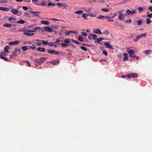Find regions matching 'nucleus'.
Returning <instances> with one entry per match:
<instances>
[{"label":"nucleus","mask_w":152,"mask_h":152,"mask_svg":"<svg viewBox=\"0 0 152 152\" xmlns=\"http://www.w3.org/2000/svg\"><path fill=\"white\" fill-rule=\"evenodd\" d=\"M59 63V61L58 60H54L50 62V63L53 64H58Z\"/></svg>","instance_id":"11"},{"label":"nucleus","mask_w":152,"mask_h":152,"mask_svg":"<svg viewBox=\"0 0 152 152\" xmlns=\"http://www.w3.org/2000/svg\"><path fill=\"white\" fill-rule=\"evenodd\" d=\"M83 13V11L82 10H79L74 12V13L77 14H81Z\"/></svg>","instance_id":"28"},{"label":"nucleus","mask_w":152,"mask_h":152,"mask_svg":"<svg viewBox=\"0 0 152 152\" xmlns=\"http://www.w3.org/2000/svg\"><path fill=\"white\" fill-rule=\"evenodd\" d=\"M11 12L14 15H16L18 13V11L15 9H13L11 10Z\"/></svg>","instance_id":"17"},{"label":"nucleus","mask_w":152,"mask_h":152,"mask_svg":"<svg viewBox=\"0 0 152 152\" xmlns=\"http://www.w3.org/2000/svg\"><path fill=\"white\" fill-rule=\"evenodd\" d=\"M88 16V14H85V13H84L82 17L85 19H87V17Z\"/></svg>","instance_id":"29"},{"label":"nucleus","mask_w":152,"mask_h":152,"mask_svg":"<svg viewBox=\"0 0 152 152\" xmlns=\"http://www.w3.org/2000/svg\"><path fill=\"white\" fill-rule=\"evenodd\" d=\"M9 48V47L7 45H6V46L4 48V51L6 53H9V51H8V48Z\"/></svg>","instance_id":"21"},{"label":"nucleus","mask_w":152,"mask_h":152,"mask_svg":"<svg viewBox=\"0 0 152 152\" xmlns=\"http://www.w3.org/2000/svg\"><path fill=\"white\" fill-rule=\"evenodd\" d=\"M131 13V11L127 9L126 12V14H125V16H126L130 14Z\"/></svg>","instance_id":"27"},{"label":"nucleus","mask_w":152,"mask_h":152,"mask_svg":"<svg viewBox=\"0 0 152 152\" xmlns=\"http://www.w3.org/2000/svg\"><path fill=\"white\" fill-rule=\"evenodd\" d=\"M64 42L65 43H69L70 42V40L69 39H66L64 40Z\"/></svg>","instance_id":"42"},{"label":"nucleus","mask_w":152,"mask_h":152,"mask_svg":"<svg viewBox=\"0 0 152 152\" xmlns=\"http://www.w3.org/2000/svg\"><path fill=\"white\" fill-rule=\"evenodd\" d=\"M93 33L98 34H102V33L101 31L99 29H97L95 30H94L93 31Z\"/></svg>","instance_id":"8"},{"label":"nucleus","mask_w":152,"mask_h":152,"mask_svg":"<svg viewBox=\"0 0 152 152\" xmlns=\"http://www.w3.org/2000/svg\"><path fill=\"white\" fill-rule=\"evenodd\" d=\"M123 55L124 56L123 59L124 60H127L128 59V57L127 53H125L123 54Z\"/></svg>","instance_id":"18"},{"label":"nucleus","mask_w":152,"mask_h":152,"mask_svg":"<svg viewBox=\"0 0 152 152\" xmlns=\"http://www.w3.org/2000/svg\"><path fill=\"white\" fill-rule=\"evenodd\" d=\"M138 10L140 12H141L143 11V8L142 7H139L138 8Z\"/></svg>","instance_id":"47"},{"label":"nucleus","mask_w":152,"mask_h":152,"mask_svg":"<svg viewBox=\"0 0 152 152\" xmlns=\"http://www.w3.org/2000/svg\"><path fill=\"white\" fill-rule=\"evenodd\" d=\"M42 43L41 42H39L37 43V45L38 46H40L42 45Z\"/></svg>","instance_id":"63"},{"label":"nucleus","mask_w":152,"mask_h":152,"mask_svg":"<svg viewBox=\"0 0 152 152\" xmlns=\"http://www.w3.org/2000/svg\"><path fill=\"white\" fill-rule=\"evenodd\" d=\"M131 21V19H129V20H125L124 21V22L125 23H129V22H130Z\"/></svg>","instance_id":"61"},{"label":"nucleus","mask_w":152,"mask_h":152,"mask_svg":"<svg viewBox=\"0 0 152 152\" xmlns=\"http://www.w3.org/2000/svg\"><path fill=\"white\" fill-rule=\"evenodd\" d=\"M26 31L28 32H35L34 31H33V30H32L31 29H27V30H22L20 31Z\"/></svg>","instance_id":"15"},{"label":"nucleus","mask_w":152,"mask_h":152,"mask_svg":"<svg viewBox=\"0 0 152 152\" xmlns=\"http://www.w3.org/2000/svg\"><path fill=\"white\" fill-rule=\"evenodd\" d=\"M19 43V41H15L14 42H11L8 43L9 45H16L18 44Z\"/></svg>","instance_id":"5"},{"label":"nucleus","mask_w":152,"mask_h":152,"mask_svg":"<svg viewBox=\"0 0 152 152\" xmlns=\"http://www.w3.org/2000/svg\"><path fill=\"white\" fill-rule=\"evenodd\" d=\"M18 23L24 24L25 23V21L23 20H20L17 22Z\"/></svg>","instance_id":"35"},{"label":"nucleus","mask_w":152,"mask_h":152,"mask_svg":"<svg viewBox=\"0 0 152 152\" xmlns=\"http://www.w3.org/2000/svg\"><path fill=\"white\" fill-rule=\"evenodd\" d=\"M41 23L42 24L45 25H47L49 24V22L47 21L42 20L41 21Z\"/></svg>","instance_id":"26"},{"label":"nucleus","mask_w":152,"mask_h":152,"mask_svg":"<svg viewBox=\"0 0 152 152\" xmlns=\"http://www.w3.org/2000/svg\"><path fill=\"white\" fill-rule=\"evenodd\" d=\"M88 16H90L91 17H96V15L95 14L90 13L88 14Z\"/></svg>","instance_id":"30"},{"label":"nucleus","mask_w":152,"mask_h":152,"mask_svg":"<svg viewBox=\"0 0 152 152\" xmlns=\"http://www.w3.org/2000/svg\"><path fill=\"white\" fill-rule=\"evenodd\" d=\"M1 56H7L6 54L2 52L1 53Z\"/></svg>","instance_id":"60"},{"label":"nucleus","mask_w":152,"mask_h":152,"mask_svg":"<svg viewBox=\"0 0 152 152\" xmlns=\"http://www.w3.org/2000/svg\"><path fill=\"white\" fill-rule=\"evenodd\" d=\"M91 36H92L94 40L96 39L97 37V35L94 34H92Z\"/></svg>","instance_id":"31"},{"label":"nucleus","mask_w":152,"mask_h":152,"mask_svg":"<svg viewBox=\"0 0 152 152\" xmlns=\"http://www.w3.org/2000/svg\"><path fill=\"white\" fill-rule=\"evenodd\" d=\"M45 29L46 31L49 32H51L53 31V29L47 26L45 27Z\"/></svg>","instance_id":"7"},{"label":"nucleus","mask_w":152,"mask_h":152,"mask_svg":"<svg viewBox=\"0 0 152 152\" xmlns=\"http://www.w3.org/2000/svg\"><path fill=\"white\" fill-rule=\"evenodd\" d=\"M137 22L138 23V25H140L142 24V20H138L137 21Z\"/></svg>","instance_id":"51"},{"label":"nucleus","mask_w":152,"mask_h":152,"mask_svg":"<svg viewBox=\"0 0 152 152\" xmlns=\"http://www.w3.org/2000/svg\"><path fill=\"white\" fill-rule=\"evenodd\" d=\"M103 33L104 34H109V31L107 30H105L104 31V32Z\"/></svg>","instance_id":"55"},{"label":"nucleus","mask_w":152,"mask_h":152,"mask_svg":"<svg viewBox=\"0 0 152 152\" xmlns=\"http://www.w3.org/2000/svg\"><path fill=\"white\" fill-rule=\"evenodd\" d=\"M91 34H89L88 35V39L89 40H92V38H91V37H92V36H91Z\"/></svg>","instance_id":"53"},{"label":"nucleus","mask_w":152,"mask_h":152,"mask_svg":"<svg viewBox=\"0 0 152 152\" xmlns=\"http://www.w3.org/2000/svg\"><path fill=\"white\" fill-rule=\"evenodd\" d=\"M30 12L31 13L34 14V15L36 17L38 16L40 14V12H34V11H30Z\"/></svg>","instance_id":"12"},{"label":"nucleus","mask_w":152,"mask_h":152,"mask_svg":"<svg viewBox=\"0 0 152 152\" xmlns=\"http://www.w3.org/2000/svg\"><path fill=\"white\" fill-rule=\"evenodd\" d=\"M103 11L107 12H109V10L106 8H102L101 9Z\"/></svg>","instance_id":"40"},{"label":"nucleus","mask_w":152,"mask_h":152,"mask_svg":"<svg viewBox=\"0 0 152 152\" xmlns=\"http://www.w3.org/2000/svg\"><path fill=\"white\" fill-rule=\"evenodd\" d=\"M103 53L105 56H107V51L105 50H104L103 51Z\"/></svg>","instance_id":"54"},{"label":"nucleus","mask_w":152,"mask_h":152,"mask_svg":"<svg viewBox=\"0 0 152 152\" xmlns=\"http://www.w3.org/2000/svg\"><path fill=\"white\" fill-rule=\"evenodd\" d=\"M121 77L122 78H124L125 77H128V75H124L121 76Z\"/></svg>","instance_id":"58"},{"label":"nucleus","mask_w":152,"mask_h":152,"mask_svg":"<svg viewBox=\"0 0 152 152\" xmlns=\"http://www.w3.org/2000/svg\"><path fill=\"white\" fill-rule=\"evenodd\" d=\"M128 77L129 78H135L138 76L137 74L135 73H131L128 75Z\"/></svg>","instance_id":"3"},{"label":"nucleus","mask_w":152,"mask_h":152,"mask_svg":"<svg viewBox=\"0 0 152 152\" xmlns=\"http://www.w3.org/2000/svg\"><path fill=\"white\" fill-rule=\"evenodd\" d=\"M81 34L83 36H87V33L85 32H81Z\"/></svg>","instance_id":"50"},{"label":"nucleus","mask_w":152,"mask_h":152,"mask_svg":"<svg viewBox=\"0 0 152 152\" xmlns=\"http://www.w3.org/2000/svg\"><path fill=\"white\" fill-rule=\"evenodd\" d=\"M34 4L37 6H44L45 5V3L44 1H43L40 4H37V3H34Z\"/></svg>","instance_id":"25"},{"label":"nucleus","mask_w":152,"mask_h":152,"mask_svg":"<svg viewBox=\"0 0 152 152\" xmlns=\"http://www.w3.org/2000/svg\"><path fill=\"white\" fill-rule=\"evenodd\" d=\"M146 23L147 24H148L152 22L149 18H147L146 20Z\"/></svg>","instance_id":"34"},{"label":"nucleus","mask_w":152,"mask_h":152,"mask_svg":"<svg viewBox=\"0 0 152 152\" xmlns=\"http://www.w3.org/2000/svg\"><path fill=\"white\" fill-rule=\"evenodd\" d=\"M119 14L118 17V18L120 20H121L122 21L123 20L124 17L125 16L124 15L122 14H121L120 13H118Z\"/></svg>","instance_id":"6"},{"label":"nucleus","mask_w":152,"mask_h":152,"mask_svg":"<svg viewBox=\"0 0 152 152\" xmlns=\"http://www.w3.org/2000/svg\"><path fill=\"white\" fill-rule=\"evenodd\" d=\"M36 49V48L35 47L34 45H33L32 46H28V49H32L34 50H35Z\"/></svg>","instance_id":"20"},{"label":"nucleus","mask_w":152,"mask_h":152,"mask_svg":"<svg viewBox=\"0 0 152 152\" xmlns=\"http://www.w3.org/2000/svg\"><path fill=\"white\" fill-rule=\"evenodd\" d=\"M28 49V47H27L26 46H24L22 47V49L23 51H26Z\"/></svg>","instance_id":"41"},{"label":"nucleus","mask_w":152,"mask_h":152,"mask_svg":"<svg viewBox=\"0 0 152 152\" xmlns=\"http://www.w3.org/2000/svg\"><path fill=\"white\" fill-rule=\"evenodd\" d=\"M47 52L48 53L51 54H55L56 55H58L59 54V52L58 51H56L54 50H47Z\"/></svg>","instance_id":"4"},{"label":"nucleus","mask_w":152,"mask_h":152,"mask_svg":"<svg viewBox=\"0 0 152 152\" xmlns=\"http://www.w3.org/2000/svg\"><path fill=\"white\" fill-rule=\"evenodd\" d=\"M104 39L103 37H100L97 39H96V40L94 42L95 43H99V42Z\"/></svg>","instance_id":"9"},{"label":"nucleus","mask_w":152,"mask_h":152,"mask_svg":"<svg viewBox=\"0 0 152 152\" xmlns=\"http://www.w3.org/2000/svg\"><path fill=\"white\" fill-rule=\"evenodd\" d=\"M71 40L73 42L76 44H77L79 45L80 44V42H78V41H77V40H75L74 39H72Z\"/></svg>","instance_id":"32"},{"label":"nucleus","mask_w":152,"mask_h":152,"mask_svg":"<svg viewBox=\"0 0 152 152\" xmlns=\"http://www.w3.org/2000/svg\"><path fill=\"white\" fill-rule=\"evenodd\" d=\"M40 28V27H36L34 28L33 31H34L35 32L36 31V30H38Z\"/></svg>","instance_id":"56"},{"label":"nucleus","mask_w":152,"mask_h":152,"mask_svg":"<svg viewBox=\"0 0 152 152\" xmlns=\"http://www.w3.org/2000/svg\"><path fill=\"white\" fill-rule=\"evenodd\" d=\"M134 53V51L132 49L129 50L128 52V54L130 57L132 56Z\"/></svg>","instance_id":"10"},{"label":"nucleus","mask_w":152,"mask_h":152,"mask_svg":"<svg viewBox=\"0 0 152 152\" xmlns=\"http://www.w3.org/2000/svg\"><path fill=\"white\" fill-rule=\"evenodd\" d=\"M12 26V24L10 23H6L3 25V26L5 27H9Z\"/></svg>","instance_id":"24"},{"label":"nucleus","mask_w":152,"mask_h":152,"mask_svg":"<svg viewBox=\"0 0 152 152\" xmlns=\"http://www.w3.org/2000/svg\"><path fill=\"white\" fill-rule=\"evenodd\" d=\"M8 20L10 21H11L12 20H16V18L14 17H10L8 19Z\"/></svg>","instance_id":"45"},{"label":"nucleus","mask_w":152,"mask_h":152,"mask_svg":"<svg viewBox=\"0 0 152 152\" xmlns=\"http://www.w3.org/2000/svg\"><path fill=\"white\" fill-rule=\"evenodd\" d=\"M112 18L111 17H110L106 16L105 17V18L107 19V21L109 22H113V20L112 19Z\"/></svg>","instance_id":"22"},{"label":"nucleus","mask_w":152,"mask_h":152,"mask_svg":"<svg viewBox=\"0 0 152 152\" xmlns=\"http://www.w3.org/2000/svg\"><path fill=\"white\" fill-rule=\"evenodd\" d=\"M23 15L24 16H26L27 17H28L29 18L31 17V16H30V15L29 13H27V12H25V13Z\"/></svg>","instance_id":"43"},{"label":"nucleus","mask_w":152,"mask_h":152,"mask_svg":"<svg viewBox=\"0 0 152 152\" xmlns=\"http://www.w3.org/2000/svg\"><path fill=\"white\" fill-rule=\"evenodd\" d=\"M80 48L83 50L84 51H86L87 50V48L84 46H81L80 47Z\"/></svg>","instance_id":"39"},{"label":"nucleus","mask_w":152,"mask_h":152,"mask_svg":"<svg viewBox=\"0 0 152 152\" xmlns=\"http://www.w3.org/2000/svg\"><path fill=\"white\" fill-rule=\"evenodd\" d=\"M140 37L139 35L137 36L136 39H133V41L134 42H137L140 39Z\"/></svg>","instance_id":"38"},{"label":"nucleus","mask_w":152,"mask_h":152,"mask_svg":"<svg viewBox=\"0 0 152 152\" xmlns=\"http://www.w3.org/2000/svg\"><path fill=\"white\" fill-rule=\"evenodd\" d=\"M104 45L108 48L111 49L112 48L111 45L109 43L105 42L104 43Z\"/></svg>","instance_id":"14"},{"label":"nucleus","mask_w":152,"mask_h":152,"mask_svg":"<svg viewBox=\"0 0 152 152\" xmlns=\"http://www.w3.org/2000/svg\"><path fill=\"white\" fill-rule=\"evenodd\" d=\"M0 58L5 61H8L7 58L5 57V56H1V54L0 55Z\"/></svg>","instance_id":"23"},{"label":"nucleus","mask_w":152,"mask_h":152,"mask_svg":"<svg viewBox=\"0 0 152 152\" xmlns=\"http://www.w3.org/2000/svg\"><path fill=\"white\" fill-rule=\"evenodd\" d=\"M47 58H39V59H36L35 61L36 62L38 63L39 64L43 63L45 61Z\"/></svg>","instance_id":"2"},{"label":"nucleus","mask_w":152,"mask_h":152,"mask_svg":"<svg viewBox=\"0 0 152 152\" xmlns=\"http://www.w3.org/2000/svg\"><path fill=\"white\" fill-rule=\"evenodd\" d=\"M21 53L22 50L20 48L16 49L12 52V54L11 55V57H15L18 55L21 54Z\"/></svg>","instance_id":"1"},{"label":"nucleus","mask_w":152,"mask_h":152,"mask_svg":"<svg viewBox=\"0 0 152 152\" xmlns=\"http://www.w3.org/2000/svg\"><path fill=\"white\" fill-rule=\"evenodd\" d=\"M148 9L151 12H152V6L149 7Z\"/></svg>","instance_id":"64"},{"label":"nucleus","mask_w":152,"mask_h":152,"mask_svg":"<svg viewBox=\"0 0 152 152\" xmlns=\"http://www.w3.org/2000/svg\"><path fill=\"white\" fill-rule=\"evenodd\" d=\"M37 50L38 51L41 52H45V48L41 47H39L37 48Z\"/></svg>","instance_id":"19"},{"label":"nucleus","mask_w":152,"mask_h":152,"mask_svg":"<svg viewBox=\"0 0 152 152\" xmlns=\"http://www.w3.org/2000/svg\"><path fill=\"white\" fill-rule=\"evenodd\" d=\"M50 20H55V21H62V20H60L54 18H51L50 19Z\"/></svg>","instance_id":"46"},{"label":"nucleus","mask_w":152,"mask_h":152,"mask_svg":"<svg viewBox=\"0 0 152 152\" xmlns=\"http://www.w3.org/2000/svg\"><path fill=\"white\" fill-rule=\"evenodd\" d=\"M42 43L45 45H47L48 44V42L47 41H45L44 40H42Z\"/></svg>","instance_id":"48"},{"label":"nucleus","mask_w":152,"mask_h":152,"mask_svg":"<svg viewBox=\"0 0 152 152\" xmlns=\"http://www.w3.org/2000/svg\"><path fill=\"white\" fill-rule=\"evenodd\" d=\"M0 10L4 11H7L9 10V9L5 7H0Z\"/></svg>","instance_id":"16"},{"label":"nucleus","mask_w":152,"mask_h":152,"mask_svg":"<svg viewBox=\"0 0 152 152\" xmlns=\"http://www.w3.org/2000/svg\"><path fill=\"white\" fill-rule=\"evenodd\" d=\"M68 45V44H67V43H62L61 44V46H62V47H66Z\"/></svg>","instance_id":"49"},{"label":"nucleus","mask_w":152,"mask_h":152,"mask_svg":"<svg viewBox=\"0 0 152 152\" xmlns=\"http://www.w3.org/2000/svg\"><path fill=\"white\" fill-rule=\"evenodd\" d=\"M139 36L140 37V38H141L142 37H145L146 36V33H144L140 35H139Z\"/></svg>","instance_id":"44"},{"label":"nucleus","mask_w":152,"mask_h":152,"mask_svg":"<svg viewBox=\"0 0 152 152\" xmlns=\"http://www.w3.org/2000/svg\"><path fill=\"white\" fill-rule=\"evenodd\" d=\"M147 16L149 18H152V13L150 14H148Z\"/></svg>","instance_id":"57"},{"label":"nucleus","mask_w":152,"mask_h":152,"mask_svg":"<svg viewBox=\"0 0 152 152\" xmlns=\"http://www.w3.org/2000/svg\"><path fill=\"white\" fill-rule=\"evenodd\" d=\"M78 40L80 42H82L83 40V37L80 35L79 37Z\"/></svg>","instance_id":"37"},{"label":"nucleus","mask_w":152,"mask_h":152,"mask_svg":"<svg viewBox=\"0 0 152 152\" xmlns=\"http://www.w3.org/2000/svg\"><path fill=\"white\" fill-rule=\"evenodd\" d=\"M23 34L24 35H27V36L29 37L34 35V34L33 33H28V32H24Z\"/></svg>","instance_id":"13"},{"label":"nucleus","mask_w":152,"mask_h":152,"mask_svg":"<svg viewBox=\"0 0 152 152\" xmlns=\"http://www.w3.org/2000/svg\"><path fill=\"white\" fill-rule=\"evenodd\" d=\"M23 9L25 10H27L28 9V8L25 6H23L22 7Z\"/></svg>","instance_id":"52"},{"label":"nucleus","mask_w":152,"mask_h":152,"mask_svg":"<svg viewBox=\"0 0 152 152\" xmlns=\"http://www.w3.org/2000/svg\"><path fill=\"white\" fill-rule=\"evenodd\" d=\"M48 44L50 46H53V43L51 42H50L49 43H48Z\"/></svg>","instance_id":"62"},{"label":"nucleus","mask_w":152,"mask_h":152,"mask_svg":"<svg viewBox=\"0 0 152 152\" xmlns=\"http://www.w3.org/2000/svg\"><path fill=\"white\" fill-rule=\"evenodd\" d=\"M137 13V10H135L132 11H131L130 14L131 15L136 14Z\"/></svg>","instance_id":"36"},{"label":"nucleus","mask_w":152,"mask_h":152,"mask_svg":"<svg viewBox=\"0 0 152 152\" xmlns=\"http://www.w3.org/2000/svg\"><path fill=\"white\" fill-rule=\"evenodd\" d=\"M70 32H71L70 31H68V32H66L65 33V34L66 35H69L70 34Z\"/></svg>","instance_id":"59"},{"label":"nucleus","mask_w":152,"mask_h":152,"mask_svg":"<svg viewBox=\"0 0 152 152\" xmlns=\"http://www.w3.org/2000/svg\"><path fill=\"white\" fill-rule=\"evenodd\" d=\"M106 17V16L100 15L98 16V17H97V19H102L103 18H105V17Z\"/></svg>","instance_id":"33"}]
</instances>
